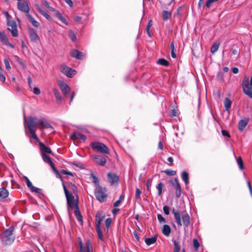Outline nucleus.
I'll return each instance as SVG.
<instances>
[{
	"instance_id": "1",
	"label": "nucleus",
	"mask_w": 252,
	"mask_h": 252,
	"mask_svg": "<svg viewBox=\"0 0 252 252\" xmlns=\"http://www.w3.org/2000/svg\"><path fill=\"white\" fill-rule=\"evenodd\" d=\"M29 129L36 130L38 126L40 129L50 128L53 130V127L48 122H46L44 118L39 120L35 116L29 117L26 121Z\"/></svg>"
},
{
	"instance_id": "2",
	"label": "nucleus",
	"mask_w": 252,
	"mask_h": 252,
	"mask_svg": "<svg viewBox=\"0 0 252 252\" xmlns=\"http://www.w3.org/2000/svg\"><path fill=\"white\" fill-rule=\"evenodd\" d=\"M172 211L174 214L175 221L179 226L183 225L185 229L190 225V217L186 211H178L175 208H173Z\"/></svg>"
},
{
	"instance_id": "3",
	"label": "nucleus",
	"mask_w": 252,
	"mask_h": 252,
	"mask_svg": "<svg viewBox=\"0 0 252 252\" xmlns=\"http://www.w3.org/2000/svg\"><path fill=\"white\" fill-rule=\"evenodd\" d=\"M242 87L244 93L250 98H252V75L250 79V85L249 78L245 76L242 81Z\"/></svg>"
},
{
	"instance_id": "4",
	"label": "nucleus",
	"mask_w": 252,
	"mask_h": 252,
	"mask_svg": "<svg viewBox=\"0 0 252 252\" xmlns=\"http://www.w3.org/2000/svg\"><path fill=\"white\" fill-rule=\"evenodd\" d=\"M90 147L96 152L103 154H109V148L103 143L99 142H93L90 144Z\"/></svg>"
},
{
	"instance_id": "5",
	"label": "nucleus",
	"mask_w": 252,
	"mask_h": 252,
	"mask_svg": "<svg viewBox=\"0 0 252 252\" xmlns=\"http://www.w3.org/2000/svg\"><path fill=\"white\" fill-rule=\"evenodd\" d=\"M13 230V227H10L2 233L1 240L5 245H10L14 241V236L12 235Z\"/></svg>"
},
{
	"instance_id": "6",
	"label": "nucleus",
	"mask_w": 252,
	"mask_h": 252,
	"mask_svg": "<svg viewBox=\"0 0 252 252\" xmlns=\"http://www.w3.org/2000/svg\"><path fill=\"white\" fill-rule=\"evenodd\" d=\"M169 182L175 191L176 197L179 198L181 195L182 189L178 179L175 178L174 180H170Z\"/></svg>"
},
{
	"instance_id": "7",
	"label": "nucleus",
	"mask_w": 252,
	"mask_h": 252,
	"mask_svg": "<svg viewBox=\"0 0 252 252\" xmlns=\"http://www.w3.org/2000/svg\"><path fill=\"white\" fill-rule=\"evenodd\" d=\"M95 195L96 199L100 202H104L107 197L105 189L101 187L97 188L95 192Z\"/></svg>"
},
{
	"instance_id": "8",
	"label": "nucleus",
	"mask_w": 252,
	"mask_h": 252,
	"mask_svg": "<svg viewBox=\"0 0 252 252\" xmlns=\"http://www.w3.org/2000/svg\"><path fill=\"white\" fill-rule=\"evenodd\" d=\"M60 71L68 77H72L76 73V71L71 68L65 64H62L60 66Z\"/></svg>"
},
{
	"instance_id": "9",
	"label": "nucleus",
	"mask_w": 252,
	"mask_h": 252,
	"mask_svg": "<svg viewBox=\"0 0 252 252\" xmlns=\"http://www.w3.org/2000/svg\"><path fill=\"white\" fill-rule=\"evenodd\" d=\"M8 26L10 27L11 28H8L7 30L10 31L13 37H16L18 35V32L17 30V26L16 22L14 21L8 20L7 22Z\"/></svg>"
},
{
	"instance_id": "10",
	"label": "nucleus",
	"mask_w": 252,
	"mask_h": 252,
	"mask_svg": "<svg viewBox=\"0 0 252 252\" xmlns=\"http://www.w3.org/2000/svg\"><path fill=\"white\" fill-rule=\"evenodd\" d=\"M68 209H73L78 207V202L74 199V196L71 194L66 197Z\"/></svg>"
},
{
	"instance_id": "11",
	"label": "nucleus",
	"mask_w": 252,
	"mask_h": 252,
	"mask_svg": "<svg viewBox=\"0 0 252 252\" xmlns=\"http://www.w3.org/2000/svg\"><path fill=\"white\" fill-rule=\"evenodd\" d=\"M39 146L40 151L42 155V158H49L46 155V154H50L53 156L51 149L49 147H47L44 143L42 142H39Z\"/></svg>"
},
{
	"instance_id": "12",
	"label": "nucleus",
	"mask_w": 252,
	"mask_h": 252,
	"mask_svg": "<svg viewBox=\"0 0 252 252\" xmlns=\"http://www.w3.org/2000/svg\"><path fill=\"white\" fill-rule=\"evenodd\" d=\"M17 8L20 11L26 13V14H29L30 7L27 1L18 2Z\"/></svg>"
},
{
	"instance_id": "13",
	"label": "nucleus",
	"mask_w": 252,
	"mask_h": 252,
	"mask_svg": "<svg viewBox=\"0 0 252 252\" xmlns=\"http://www.w3.org/2000/svg\"><path fill=\"white\" fill-rule=\"evenodd\" d=\"M0 40L2 44L8 46L12 48H14V46L9 42L8 38L4 32L0 31Z\"/></svg>"
},
{
	"instance_id": "14",
	"label": "nucleus",
	"mask_w": 252,
	"mask_h": 252,
	"mask_svg": "<svg viewBox=\"0 0 252 252\" xmlns=\"http://www.w3.org/2000/svg\"><path fill=\"white\" fill-rule=\"evenodd\" d=\"M70 137L72 140L84 142L86 140V136L79 132H73L70 135Z\"/></svg>"
},
{
	"instance_id": "15",
	"label": "nucleus",
	"mask_w": 252,
	"mask_h": 252,
	"mask_svg": "<svg viewBox=\"0 0 252 252\" xmlns=\"http://www.w3.org/2000/svg\"><path fill=\"white\" fill-rule=\"evenodd\" d=\"M59 86L65 97H67V95L70 91V87L67 85L66 83L63 81L60 82Z\"/></svg>"
},
{
	"instance_id": "16",
	"label": "nucleus",
	"mask_w": 252,
	"mask_h": 252,
	"mask_svg": "<svg viewBox=\"0 0 252 252\" xmlns=\"http://www.w3.org/2000/svg\"><path fill=\"white\" fill-rule=\"evenodd\" d=\"M105 217V215L101 212H97L95 215L96 227H101V222Z\"/></svg>"
},
{
	"instance_id": "17",
	"label": "nucleus",
	"mask_w": 252,
	"mask_h": 252,
	"mask_svg": "<svg viewBox=\"0 0 252 252\" xmlns=\"http://www.w3.org/2000/svg\"><path fill=\"white\" fill-rule=\"evenodd\" d=\"M25 179L26 181V184L28 188L30 189L32 191L34 192L37 193H41V189L36 188L32 186V183L30 181V180L28 179V177H25Z\"/></svg>"
},
{
	"instance_id": "18",
	"label": "nucleus",
	"mask_w": 252,
	"mask_h": 252,
	"mask_svg": "<svg viewBox=\"0 0 252 252\" xmlns=\"http://www.w3.org/2000/svg\"><path fill=\"white\" fill-rule=\"evenodd\" d=\"M249 121V118H245L244 119L241 120L238 123V129L242 131L248 125Z\"/></svg>"
},
{
	"instance_id": "19",
	"label": "nucleus",
	"mask_w": 252,
	"mask_h": 252,
	"mask_svg": "<svg viewBox=\"0 0 252 252\" xmlns=\"http://www.w3.org/2000/svg\"><path fill=\"white\" fill-rule=\"evenodd\" d=\"M107 176L109 182L112 184L118 183L119 181L118 176L114 173H109Z\"/></svg>"
},
{
	"instance_id": "20",
	"label": "nucleus",
	"mask_w": 252,
	"mask_h": 252,
	"mask_svg": "<svg viewBox=\"0 0 252 252\" xmlns=\"http://www.w3.org/2000/svg\"><path fill=\"white\" fill-rule=\"evenodd\" d=\"M29 35L31 41L36 42L39 40V37L34 29L30 30Z\"/></svg>"
},
{
	"instance_id": "21",
	"label": "nucleus",
	"mask_w": 252,
	"mask_h": 252,
	"mask_svg": "<svg viewBox=\"0 0 252 252\" xmlns=\"http://www.w3.org/2000/svg\"><path fill=\"white\" fill-rule=\"evenodd\" d=\"M70 54L72 57L78 59H82L84 56V55L82 52H80L76 49L72 50L70 53Z\"/></svg>"
},
{
	"instance_id": "22",
	"label": "nucleus",
	"mask_w": 252,
	"mask_h": 252,
	"mask_svg": "<svg viewBox=\"0 0 252 252\" xmlns=\"http://www.w3.org/2000/svg\"><path fill=\"white\" fill-rule=\"evenodd\" d=\"M43 159H44V161L46 163L49 164L50 165V166L51 167L52 169H53L54 172L57 176H60L59 171L55 167V165H54V163L51 160V158H43Z\"/></svg>"
},
{
	"instance_id": "23",
	"label": "nucleus",
	"mask_w": 252,
	"mask_h": 252,
	"mask_svg": "<svg viewBox=\"0 0 252 252\" xmlns=\"http://www.w3.org/2000/svg\"><path fill=\"white\" fill-rule=\"evenodd\" d=\"M26 16L28 20L31 22L33 26L35 27H38L39 26V23L36 21L30 14H27Z\"/></svg>"
},
{
	"instance_id": "24",
	"label": "nucleus",
	"mask_w": 252,
	"mask_h": 252,
	"mask_svg": "<svg viewBox=\"0 0 252 252\" xmlns=\"http://www.w3.org/2000/svg\"><path fill=\"white\" fill-rule=\"evenodd\" d=\"M9 195L8 191L4 188H0V200L7 197Z\"/></svg>"
},
{
	"instance_id": "25",
	"label": "nucleus",
	"mask_w": 252,
	"mask_h": 252,
	"mask_svg": "<svg viewBox=\"0 0 252 252\" xmlns=\"http://www.w3.org/2000/svg\"><path fill=\"white\" fill-rule=\"evenodd\" d=\"M220 45V42L219 41H215L212 45L211 49V52L212 54H214L218 50Z\"/></svg>"
},
{
	"instance_id": "26",
	"label": "nucleus",
	"mask_w": 252,
	"mask_h": 252,
	"mask_svg": "<svg viewBox=\"0 0 252 252\" xmlns=\"http://www.w3.org/2000/svg\"><path fill=\"white\" fill-rule=\"evenodd\" d=\"M162 232L164 235L166 236H169L171 232L170 227L167 224L164 225L162 229Z\"/></svg>"
},
{
	"instance_id": "27",
	"label": "nucleus",
	"mask_w": 252,
	"mask_h": 252,
	"mask_svg": "<svg viewBox=\"0 0 252 252\" xmlns=\"http://www.w3.org/2000/svg\"><path fill=\"white\" fill-rule=\"evenodd\" d=\"M157 237L154 236L153 237L148 238L145 239V242L148 246H150V245L156 243V242L157 241Z\"/></svg>"
},
{
	"instance_id": "28",
	"label": "nucleus",
	"mask_w": 252,
	"mask_h": 252,
	"mask_svg": "<svg viewBox=\"0 0 252 252\" xmlns=\"http://www.w3.org/2000/svg\"><path fill=\"white\" fill-rule=\"evenodd\" d=\"M172 11L163 10L162 12V16L164 21L168 20L171 17Z\"/></svg>"
},
{
	"instance_id": "29",
	"label": "nucleus",
	"mask_w": 252,
	"mask_h": 252,
	"mask_svg": "<svg viewBox=\"0 0 252 252\" xmlns=\"http://www.w3.org/2000/svg\"><path fill=\"white\" fill-rule=\"evenodd\" d=\"M224 105L226 111H228L231 107L232 104L231 100L226 97L224 99L223 101Z\"/></svg>"
},
{
	"instance_id": "30",
	"label": "nucleus",
	"mask_w": 252,
	"mask_h": 252,
	"mask_svg": "<svg viewBox=\"0 0 252 252\" xmlns=\"http://www.w3.org/2000/svg\"><path fill=\"white\" fill-rule=\"evenodd\" d=\"M157 63L158 64H160V65H163L164 66H168L170 64L169 62L168 61H167L166 60L163 59V58L159 59L157 61Z\"/></svg>"
},
{
	"instance_id": "31",
	"label": "nucleus",
	"mask_w": 252,
	"mask_h": 252,
	"mask_svg": "<svg viewBox=\"0 0 252 252\" xmlns=\"http://www.w3.org/2000/svg\"><path fill=\"white\" fill-rule=\"evenodd\" d=\"M181 177L186 185L189 184V174L188 173V172H187L186 171L183 172L181 174Z\"/></svg>"
},
{
	"instance_id": "32",
	"label": "nucleus",
	"mask_w": 252,
	"mask_h": 252,
	"mask_svg": "<svg viewBox=\"0 0 252 252\" xmlns=\"http://www.w3.org/2000/svg\"><path fill=\"white\" fill-rule=\"evenodd\" d=\"M74 214L77 219V220L80 221L82 222L83 220V217L80 212L79 207H76V208L74 209Z\"/></svg>"
},
{
	"instance_id": "33",
	"label": "nucleus",
	"mask_w": 252,
	"mask_h": 252,
	"mask_svg": "<svg viewBox=\"0 0 252 252\" xmlns=\"http://www.w3.org/2000/svg\"><path fill=\"white\" fill-rule=\"evenodd\" d=\"M53 92L56 96L57 101H61L62 100V97L58 90L56 88H53Z\"/></svg>"
},
{
	"instance_id": "34",
	"label": "nucleus",
	"mask_w": 252,
	"mask_h": 252,
	"mask_svg": "<svg viewBox=\"0 0 252 252\" xmlns=\"http://www.w3.org/2000/svg\"><path fill=\"white\" fill-rule=\"evenodd\" d=\"M94 159L95 163L101 166H103L106 162V158H94Z\"/></svg>"
},
{
	"instance_id": "35",
	"label": "nucleus",
	"mask_w": 252,
	"mask_h": 252,
	"mask_svg": "<svg viewBox=\"0 0 252 252\" xmlns=\"http://www.w3.org/2000/svg\"><path fill=\"white\" fill-rule=\"evenodd\" d=\"M29 132L30 133V136L33 139L37 141L38 140V137L35 134L36 130L34 129H29Z\"/></svg>"
},
{
	"instance_id": "36",
	"label": "nucleus",
	"mask_w": 252,
	"mask_h": 252,
	"mask_svg": "<svg viewBox=\"0 0 252 252\" xmlns=\"http://www.w3.org/2000/svg\"><path fill=\"white\" fill-rule=\"evenodd\" d=\"M96 230L97 232V234L98 238L100 240L103 241V237L101 230V227H96Z\"/></svg>"
},
{
	"instance_id": "37",
	"label": "nucleus",
	"mask_w": 252,
	"mask_h": 252,
	"mask_svg": "<svg viewBox=\"0 0 252 252\" xmlns=\"http://www.w3.org/2000/svg\"><path fill=\"white\" fill-rule=\"evenodd\" d=\"M68 36L69 38L72 40L73 41H76V36L75 34V33L72 31L69 30L68 32Z\"/></svg>"
},
{
	"instance_id": "38",
	"label": "nucleus",
	"mask_w": 252,
	"mask_h": 252,
	"mask_svg": "<svg viewBox=\"0 0 252 252\" xmlns=\"http://www.w3.org/2000/svg\"><path fill=\"white\" fill-rule=\"evenodd\" d=\"M163 187V184L161 182L159 183L157 186V189L158 190V195L159 196H160L162 194Z\"/></svg>"
},
{
	"instance_id": "39",
	"label": "nucleus",
	"mask_w": 252,
	"mask_h": 252,
	"mask_svg": "<svg viewBox=\"0 0 252 252\" xmlns=\"http://www.w3.org/2000/svg\"><path fill=\"white\" fill-rule=\"evenodd\" d=\"M180 251V246L179 244L176 241L174 242V252H179Z\"/></svg>"
},
{
	"instance_id": "40",
	"label": "nucleus",
	"mask_w": 252,
	"mask_h": 252,
	"mask_svg": "<svg viewBox=\"0 0 252 252\" xmlns=\"http://www.w3.org/2000/svg\"><path fill=\"white\" fill-rule=\"evenodd\" d=\"M92 248V243L90 240H88L86 243V249L87 252H91Z\"/></svg>"
},
{
	"instance_id": "41",
	"label": "nucleus",
	"mask_w": 252,
	"mask_h": 252,
	"mask_svg": "<svg viewBox=\"0 0 252 252\" xmlns=\"http://www.w3.org/2000/svg\"><path fill=\"white\" fill-rule=\"evenodd\" d=\"M152 24H153L152 21L151 20L149 21L148 24L146 27V31H147V34L150 37L151 36L150 30V28H151V26H152Z\"/></svg>"
},
{
	"instance_id": "42",
	"label": "nucleus",
	"mask_w": 252,
	"mask_h": 252,
	"mask_svg": "<svg viewBox=\"0 0 252 252\" xmlns=\"http://www.w3.org/2000/svg\"><path fill=\"white\" fill-rule=\"evenodd\" d=\"M237 162L239 166L240 169L241 170H243L244 168V166L242 158H237Z\"/></svg>"
},
{
	"instance_id": "43",
	"label": "nucleus",
	"mask_w": 252,
	"mask_h": 252,
	"mask_svg": "<svg viewBox=\"0 0 252 252\" xmlns=\"http://www.w3.org/2000/svg\"><path fill=\"white\" fill-rule=\"evenodd\" d=\"M193 247H194V249L197 251L198 250L199 247V242H198L197 240L196 239H194L193 240Z\"/></svg>"
},
{
	"instance_id": "44",
	"label": "nucleus",
	"mask_w": 252,
	"mask_h": 252,
	"mask_svg": "<svg viewBox=\"0 0 252 252\" xmlns=\"http://www.w3.org/2000/svg\"><path fill=\"white\" fill-rule=\"evenodd\" d=\"M164 172L167 175L170 176H174L176 174V171L171 170H166L164 171Z\"/></svg>"
},
{
	"instance_id": "45",
	"label": "nucleus",
	"mask_w": 252,
	"mask_h": 252,
	"mask_svg": "<svg viewBox=\"0 0 252 252\" xmlns=\"http://www.w3.org/2000/svg\"><path fill=\"white\" fill-rule=\"evenodd\" d=\"M0 80L4 82L5 81V77L3 74L2 69L0 66Z\"/></svg>"
},
{
	"instance_id": "46",
	"label": "nucleus",
	"mask_w": 252,
	"mask_h": 252,
	"mask_svg": "<svg viewBox=\"0 0 252 252\" xmlns=\"http://www.w3.org/2000/svg\"><path fill=\"white\" fill-rule=\"evenodd\" d=\"M218 0H208L206 3V6L207 8H210L212 4L215 2L217 1Z\"/></svg>"
},
{
	"instance_id": "47",
	"label": "nucleus",
	"mask_w": 252,
	"mask_h": 252,
	"mask_svg": "<svg viewBox=\"0 0 252 252\" xmlns=\"http://www.w3.org/2000/svg\"><path fill=\"white\" fill-rule=\"evenodd\" d=\"M141 194V191L138 188L136 189L135 192V198L137 200L139 199L140 198V195Z\"/></svg>"
},
{
	"instance_id": "48",
	"label": "nucleus",
	"mask_w": 252,
	"mask_h": 252,
	"mask_svg": "<svg viewBox=\"0 0 252 252\" xmlns=\"http://www.w3.org/2000/svg\"><path fill=\"white\" fill-rule=\"evenodd\" d=\"M4 63L6 68L8 70H9L11 68V66L8 60L6 59H4Z\"/></svg>"
},
{
	"instance_id": "49",
	"label": "nucleus",
	"mask_w": 252,
	"mask_h": 252,
	"mask_svg": "<svg viewBox=\"0 0 252 252\" xmlns=\"http://www.w3.org/2000/svg\"><path fill=\"white\" fill-rule=\"evenodd\" d=\"M170 115L171 117H175L178 115L177 110L174 109L170 111Z\"/></svg>"
},
{
	"instance_id": "50",
	"label": "nucleus",
	"mask_w": 252,
	"mask_h": 252,
	"mask_svg": "<svg viewBox=\"0 0 252 252\" xmlns=\"http://www.w3.org/2000/svg\"><path fill=\"white\" fill-rule=\"evenodd\" d=\"M60 172L63 174H66V175H70L72 177H73L74 176V175L72 173L70 172H69V171H67L65 170H64V169H62L60 171Z\"/></svg>"
},
{
	"instance_id": "51",
	"label": "nucleus",
	"mask_w": 252,
	"mask_h": 252,
	"mask_svg": "<svg viewBox=\"0 0 252 252\" xmlns=\"http://www.w3.org/2000/svg\"><path fill=\"white\" fill-rule=\"evenodd\" d=\"M91 177H92L93 178V182L95 184V185H97L98 184V180L97 179V178L94 174H91Z\"/></svg>"
},
{
	"instance_id": "52",
	"label": "nucleus",
	"mask_w": 252,
	"mask_h": 252,
	"mask_svg": "<svg viewBox=\"0 0 252 252\" xmlns=\"http://www.w3.org/2000/svg\"><path fill=\"white\" fill-rule=\"evenodd\" d=\"M221 133L223 136H227L228 137H230V135L227 130H226L225 129H222Z\"/></svg>"
},
{
	"instance_id": "53",
	"label": "nucleus",
	"mask_w": 252,
	"mask_h": 252,
	"mask_svg": "<svg viewBox=\"0 0 252 252\" xmlns=\"http://www.w3.org/2000/svg\"><path fill=\"white\" fill-rule=\"evenodd\" d=\"M111 219L110 218H107L105 221V224L106 227L108 228L111 223Z\"/></svg>"
},
{
	"instance_id": "54",
	"label": "nucleus",
	"mask_w": 252,
	"mask_h": 252,
	"mask_svg": "<svg viewBox=\"0 0 252 252\" xmlns=\"http://www.w3.org/2000/svg\"><path fill=\"white\" fill-rule=\"evenodd\" d=\"M164 213L166 215H169V207L167 206H164L163 208Z\"/></svg>"
},
{
	"instance_id": "55",
	"label": "nucleus",
	"mask_w": 252,
	"mask_h": 252,
	"mask_svg": "<svg viewBox=\"0 0 252 252\" xmlns=\"http://www.w3.org/2000/svg\"><path fill=\"white\" fill-rule=\"evenodd\" d=\"M37 11L41 14H42L43 16H45V15L47 14V13L43 10L41 8H40L38 6H37V7L36 8Z\"/></svg>"
},
{
	"instance_id": "56",
	"label": "nucleus",
	"mask_w": 252,
	"mask_h": 252,
	"mask_svg": "<svg viewBox=\"0 0 252 252\" xmlns=\"http://www.w3.org/2000/svg\"><path fill=\"white\" fill-rule=\"evenodd\" d=\"M37 11L41 14H42L43 16H45V15L47 14V13L43 10L41 8H40L38 6H37V7L36 8Z\"/></svg>"
},
{
	"instance_id": "57",
	"label": "nucleus",
	"mask_w": 252,
	"mask_h": 252,
	"mask_svg": "<svg viewBox=\"0 0 252 252\" xmlns=\"http://www.w3.org/2000/svg\"><path fill=\"white\" fill-rule=\"evenodd\" d=\"M37 11L41 14H42L43 16H45V15L47 14V13L43 10L41 8H40L38 6H37V7L36 8Z\"/></svg>"
},
{
	"instance_id": "58",
	"label": "nucleus",
	"mask_w": 252,
	"mask_h": 252,
	"mask_svg": "<svg viewBox=\"0 0 252 252\" xmlns=\"http://www.w3.org/2000/svg\"><path fill=\"white\" fill-rule=\"evenodd\" d=\"M37 11L41 14H42L43 16H45V15L47 14V13L43 10L41 8H40L38 6H37V7L36 8Z\"/></svg>"
},
{
	"instance_id": "59",
	"label": "nucleus",
	"mask_w": 252,
	"mask_h": 252,
	"mask_svg": "<svg viewBox=\"0 0 252 252\" xmlns=\"http://www.w3.org/2000/svg\"><path fill=\"white\" fill-rule=\"evenodd\" d=\"M158 219L159 222H165V219L161 215L158 214Z\"/></svg>"
},
{
	"instance_id": "60",
	"label": "nucleus",
	"mask_w": 252,
	"mask_h": 252,
	"mask_svg": "<svg viewBox=\"0 0 252 252\" xmlns=\"http://www.w3.org/2000/svg\"><path fill=\"white\" fill-rule=\"evenodd\" d=\"M63 190H64V193H65L66 197L72 194V193L69 192V191L67 189L65 186L64 184H63Z\"/></svg>"
},
{
	"instance_id": "61",
	"label": "nucleus",
	"mask_w": 252,
	"mask_h": 252,
	"mask_svg": "<svg viewBox=\"0 0 252 252\" xmlns=\"http://www.w3.org/2000/svg\"><path fill=\"white\" fill-rule=\"evenodd\" d=\"M33 92L35 94H39L40 93V91L39 88L34 87L33 90Z\"/></svg>"
},
{
	"instance_id": "62",
	"label": "nucleus",
	"mask_w": 252,
	"mask_h": 252,
	"mask_svg": "<svg viewBox=\"0 0 252 252\" xmlns=\"http://www.w3.org/2000/svg\"><path fill=\"white\" fill-rule=\"evenodd\" d=\"M74 164L75 165H76V166L79 167L80 168H84V165L82 163H80V162H74Z\"/></svg>"
},
{
	"instance_id": "63",
	"label": "nucleus",
	"mask_w": 252,
	"mask_h": 252,
	"mask_svg": "<svg viewBox=\"0 0 252 252\" xmlns=\"http://www.w3.org/2000/svg\"><path fill=\"white\" fill-rule=\"evenodd\" d=\"M55 16L60 19L63 16L59 11H55Z\"/></svg>"
},
{
	"instance_id": "64",
	"label": "nucleus",
	"mask_w": 252,
	"mask_h": 252,
	"mask_svg": "<svg viewBox=\"0 0 252 252\" xmlns=\"http://www.w3.org/2000/svg\"><path fill=\"white\" fill-rule=\"evenodd\" d=\"M158 148L160 150H162L163 148V143L162 141H160L158 144Z\"/></svg>"
}]
</instances>
